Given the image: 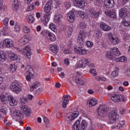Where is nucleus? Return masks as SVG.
<instances>
[{
  "instance_id": "nucleus-10",
  "label": "nucleus",
  "mask_w": 130,
  "mask_h": 130,
  "mask_svg": "<svg viewBox=\"0 0 130 130\" xmlns=\"http://www.w3.org/2000/svg\"><path fill=\"white\" fill-rule=\"evenodd\" d=\"M10 89L11 91H13V92L17 93H20L21 90V86L19 85V83L16 82L12 83L10 86Z\"/></svg>"
},
{
  "instance_id": "nucleus-18",
  "label": "nucleus",
  "mask_w": 130,
  "mask_h": 130,
  "mask_svg": "<svg viewBox=\"0 0 130 130\" xmlns=\"http://www.w3.org/2000/svg\"><path fill=\"white\" fill-rule=\"evenodd\" d=\"M69 81L72 84H73V83H76L77 85H84V81H83L82 79H80L78 78H76V77L74 76H71L69 79Z\"/></svg>"
},
{
  "instance_id": "nucleus-59",
  "label": "nucleus",
  "mask_w": 130,
  "mask_h": 130,
  "mask_svg": "<svg viewBox=\"0 0 130 130\" xmlns=\"http://www.w3.org/2000/svg\"><path fill=\"white\" fill-rule=\"evenodd\" d=\"M123 36L125 40H128L129 39V35L127 33H124Z\"/></svg>"
},
{
  "instance_id": "nucleus-26",
  "label": "nucleus",
  "mask_w": 130,
  "mask_h": 130,
  "mask_svg": "<svg viewBox=\"0 0 130 130\" xmlns=\"http://www.w3.org/2000/svg\"><path fill=\"white\" fill-rule=\"evenodd\" d=\"M104 5L108 8H113L114 7V0H105Z\"/></svg>"
},
{
  "instance_id": "nucleus-20",
  "label": "nucleus",
  "mask_w": 130,
  "mask_h": 130,
  "mask_svg": "<svg viewBox=\"0 0 130 130\" xmlns=\"http://www.w3.org/2000/svg\"><path fill=\"white\" fill-rule=\"evenodd\" d=\"M20 108L23 113H24L27 116L30 115L31 110L30 109V108H28L27 106L24 104H22L20 106Z\"/></svg>"
},
{
  "instance_id": "nucleus-30",
  "label": "nucleus",
  "mask_w": 130,
  "mask_h": 130,
  "mask_svg": "<svg viewBox=\"0 0 130 130\" xmlns=\"http://www.w3.org/2000/svg\"><path fill=\"white\" fill-rule=\"evenodd\" d=\"M100 28L103 31H109L111 29V27L107 25L105 23H101Z\"/></svg>"
},
{
  "instance_id": "nucleus-60",
  "label": "nucleus",
  "mask_w": 130,
  "mask_h": 130,
  "mask_svg": "<svg viewBox=\"0 0 130 130\" xmlns=\"http://www.w3.org/2000/svg\"><path fill=\"white\" fill-rule=\"evenodd\" d=\"M20 25L18 24H16L15 26V30L16 31V32H19V31H20Z\"/></svg>"
},
{
  "instance_id": "nucleus-16",
  "label": "nucleus",
  "mask_w": 130,
  "mask_h": 130,
  "mask_svg": "<svg viewBox=\"0 0 130 130\" xmlns=\"http://www.w3.org/2000/svg\"><path fill=\"white\" fill-rule=\"evenodd\" d=\"M85 0H74L73 4L76 8H84L86 6Z\"/></svg>"
},
{
  "instance_id": "nucleus-11",
  "label": "nucleus",
  "mask_w": 130,
  "mask_h": 130,
  "mask_svg": "<svg viewBox=\"0 0 130 130\" xmlns=\"http://www.w3.org/2000/svg\"><path fill=\"white\" fill-rule=\"evenodd\" d=\"M86 32L84 31H80L78 36L77 41L82 46L85 43V37H86Z\"/></svg>"
},
{
  "instance_id": "nucleus-61",
  "label": "nucleus",
  "mask_w": 130,
  "mask_h": 130,
  "mask_svg": "<svg viewBox=\"0 0 130 130\" xmlns=\"http://www.w3.org/2000/svg\"><path fill=\"white\" fill-rule=\"evenodd\" d=\"M120 114H124V113H125V108H121L120 109Z\"/></svg>"
},
{
  "instance_id": "nucleus-37",
  "label": "nucleus",
  "mask_w": 130,
  "mask_h": 130,
  "mask_svg": "<svg viewBox=\"0 0 130 130\" xmlns=\"http://www.w3.org/2000/svg\"><path fill=\"white\" fill-rule=\"evenodd\" d=\"M9 56L11 60H17L18 59V55L14 53H9Z\"/></svg>"
},
{
  "instance_id": "nucleus-5",
  "label": "nucleus",
  "mask_w": 130,
  "mask_h": 130,
  "mask_svg": "<svg viewBox=\"0 0 130 130\" xmlns=\"http://www.w3.org/2000/svg\"><path fill=\"white\" fill-rule=\"evenodd\" d=\"M89 60L88 59H83L78 61L77 63L73 66L74 69H77L78 68H85L88 66Z\"/></svg>"
},
{
  "instance_id": "nucleus-12",
  "label": "nucleus",
  "mask_w": 130,
  "mask_h": 130,
  "mask_svg": "<svg viewBox=\"0 0 130 130\" xmlns=\"http://www.w3.org/2000/svg\"><path fill=\"white\" fill-rule=\"evenodd\" d=\"M108 37L109 38L110 42H111L113 44H117V43H119V40H118V38L114 36V35H113L111 32H109L108 34Z\"/></svg>"
},
{
  "instance_id": "nucleus-19",
  "label": "nucleus",
  "mask_w": 130,
  "mask_h": 130,
  "mask_svg": "<svg viewBox=\"0 0 130 130\" xmlns=\"http://www.w3.org/2000/svg\"><path fill=\"white\" fill-rule=\"evenodd\" d=\"M2 46L4 47V46H6L8 48H10V47H13L14 46V44H13V40L11 39H7L5 40L2 44Z\"/></svg>"
},
{
  "instance_id": "nucleus-52",
  "label": "nucleus",
  "mask_w": 130,
  "mask_h": 130,
  "mask_svg": "<svg viewBox=\"0 0 130 130\" xmlns=\"http://www.w3.org/2000/svg\"><path fill=\"white\" fill-rule=\"evenodd\" d=\"M79 26L81 29H85L87 27V25L84 22H81L80 23Z\"/></svg>"
},
{
  "instance_id": "nucleus-28",
  "label": "nucleus",
  "mask_w": 130,
  "mask_h": 130,
  "mask_svg": "<svg viewBox=\"0 0 130 130\" xmlns=\"http://www.w3.org/2000/svg\"><path fill=\"white\" fill-rule=\"evenodd\" d=\"M89 107H92V106H95L98 103V101L95 98H92L87 102Z\"/></svg>"
},
{
  "instance_id": "nucleus-43",
  "label": "nucleus",
  "mask_w": 130,
  "mask_h": 130,
  "mask_svg": "<svg viewBox=\"0 0 130 130\" xmlns=\"http://www.w3.org/2000/svg\"><path fill=\"white\" fill-rule=\"evenodd\" d=\"M126 102L127 101V96L126 95H120V102Z\"/></svg>"
},
{
  "instance_id": "nucleus-46",
  "label": "nucleus",
  "mask_w": 130,
  "mask_h": 130,
  "mask_svg": "<svg viewBox=\"0 0 130 130\" xmlns=\"http://www.w3.org/2000/svg\"><path fill=\"white\" fill-rule=\"evenodd\" d=\"M122 22L124 26H125L126 27H130V22L126 21L125 19H123Z\"/></svg>"
},
{
  "instance_id": "nucleus-51",
  "label": "nucleus",
  "mask_w": 130,
  "mask_h": 130,
  "mask_svg": "<svg viewBox=\"0 0 130 130\" xmlns=\"http://www.w3.org/2000/svg\"><path fill=\"white\" fill-rule=\"evenodd\" d=\"M9 18L6 17L3 20V26H8L9 25Z\"/></svg>"
},
{
  "instance_id": "nucleus-44",
  "label": "nucleus",
  "mask_w": 130,
  "mask_h": 130,
  "mask_svg": "<svg viewBox=\"0 0 130 130\" xmlns=\"http://www.w3.org/2000/svg\"><path fill=\"white\" fill-rule=\"evenodd\" d=\"M49 27V28L53 32H56L57 31L56 29V26L53 23H51Z\"/></svg>"
},
{
  "instance_id": "nucleus-13",
  "label": "nucleus",
  "mask_w": 130,
  "mask_h": 130,
  "mask_svg": "<svg viewBox=\"0 0 130 130\" xmlns=\"http://www.w3.org/2000/svg\"><path fill=\"white\" fill-rule=\"evenodd\" d=\"M25 70L26 71V72L25 73V75L26 76V80L27 81V82H29V81H31V79L33 78V74L31 73V71L33 70H32L30 66H26Z\"/></svg>"
},
{
  "instance_id": "nucleus-4",
  "label": "nucleus",
  "mask_w": 130,
  "mask_h": 130,
  "mask_svg": "<svg viewBox=\"0 0 130 130\" xmlns=\"http://www.w3.org/2000/svg\"><path fill=\"white\" fill-rule=\"evenodd\" d=\"M18 51H19L20 53L23 54L25 57L27 58H30L31 55H32V53L31 52V49L29 46H26L22 48L21 50L20 48L17 49Z\"/></svg>"
},
{
  "instance_id": "nucleus-34",
  "label": "nucleus",
  "mask_w": 130,
  "mask_h": 130,
  "mask_svg": "<svg viewBox=\"0 0 130 130\" xmlns=\"http://www.w3.org/2000/svg\"><path fill=\"white\" fill-rule=\"evenodd\" d=\"M40 86V83L39 82H34L30 86V91H34L35 89H37Z\"/></svg>"
},
{
  "instance_id": "nucleus-25",
  "label": "nucleus",
  "mask_w": 130,
  "mask_h": 130,
  "mask_svg": "<svg viewBox=\"0 0 130 130\" xmlns=\"http://www.w3.org/2000/svg\"><path fill=\"white\" fill-rule=\"evenodd\" d=\"M70 98H71V95H64L63 96L62 107H63V108L67 107V105L69 102H70Z\"/></svg>"
},
{
  "instance_id": "nucleus-35",
  "label": "nucleus",
  "mask_w": 130,
  "mask_h": 130,
  "mask_svg": "<svg viewBox=\"0 0 130 130\" xmlns=\"http://www.w3.org/2000/svg\"><path fill=\"white\" fill-rule=\"evenodd\" d=\"M0 112L2 113L1 115L3 116V117L8 114V109L5 106H0Z\"/></svg>"
},
{
  "instance_id": "nucleus-3",
  "label": "nucleus",
  "mask_w": 130,
  "mask_h": 130,
  "mask_svg": "<svg viewBox=\"0 0 130 130\" xmlns=\"http://www.w3.org/2000/svg\"><path fill=\"white\" fill-rule=\"evenodd\" d=\"M11 116L15 118V120L18 121L21 119H23L24 115L21 113L20 111L17 110L16 108H13L11 110Z\"/></svg>"
},
{
  "instance_id": "nucleus-33",
  "label": "nucleus",
  "mask_w": 130,
  "mask_h": 130,
  "mask_svg": "<svg viewBox=\"0 0 130 130\" xmlns=\"http://www.w3.org/2000/svg\"><path fill=\"white\" fill-rule=\"evenodd\" d=\"M29 41V37L28 36H24L20 40H19V43L25 45Z\"/></svg>"
},
{
  "instance_id": "nucleus-8",
  "label": "nucleus",
  "mask_w": 130,
  "mask_h": 130,
  "mask_svg": "<svg viewBox=\"0 0 130 130\" xmlns=\"http://www.w3.org/2000/svg\"><path fill=\"white\" fill-rule=\"evenodd\" d=\"M107 111H108V108L106 105H100L97 109L98 114L100 116H103Z\"/></svg>"
},
{
  "instance_id": "nucleus-42",
  "label": "nucleus",
  "mask_w": 130,
  "mask_h": 130,
  "mask_svg": "<svg viewBox=\"0 0 130 130\" xmlns=\"http://www.w3.org/2000/svg\"><path fill=\"white\" fill-rule=\"evenodd\" d=\"M71 6L72 4H71V2H64L63 5V8H65L66 10H68V9H70Z\"/></svg>"
},
{
  "instance_id": "nucleus-14",
  "label": "nucleus",
  "mask_w": 130,
  "mask_h": 130,
  "mask_svg": "<svg viewBox=\"0 0 130 130\" xmlns=\"http://www.w3.org/2000/svg\"><path fill=\"white\" fill-rule=\"evenodd\" d=\"M41 34H43V31L41 32ZM43 35H45V36L50 39L51 41H55L56 39V37L54 35V34L51 33L47 30H45L44 31Z\"/></svg>"
},
{
  "instance_id": "nucleus-22",
  "label": "nucleus",
  "mask_w": 130,
  "mask_h": 130,
  "mask_svg": "<svg viewBox=\"0 0 130 130\" xmlns=\"http://www.w3.org/2000/svg\"><path fill=\"white\" fill-rule=\"evenodd\" d=\"M74 51L76 54H79V55H84L87 53V50L81 47L75 48Z\"/></svg>"
},
{
  "instance_id": "nucleus-57",
  "label": "nucleus",
  "mask_w": 130,
  "mask_h": 130,
  "mask_svg": "<svg viewBox=\"0 0 130 130\" xmlns=\"http://www.w3.org/2000/svg\"><path fill=\"white\" fill-rule=\"evenodd\" d=\"M93 42H91V41H87L86 42V45L87 46V47H92V46H93Z\"/></svg>"
},
{
  "instance_id": "nucleus-21",
  "label": "nucleus",
  "mask_w": 130,
  "mask_h": 130,
  "mask_svg": "<svg viewBox=\"0 0 130 130\" xmlns=\"http://www.w3.org/2000/svg\"><path fill=\"white\" fill-rule=\"evenodd\" d=\"M105 14L106 16L110 17V18H113V19L116 18V12L113 10H107L105 11Z\"/></svg>"
},
{
  "instance_id": "nucleus-15",
  "label": "nucleus",
  "mask_w": 130,
  "mask_h": 130,
  "mask_svg": "<svg viewBox=\"0 0 130 130\" xmlns=\"http://www.w3.org/2000/svg\"><path fill=\"white\" fill-rule=\"evenodd\" d=\"M76 14L78 17H81L83 20H86L87 21H90L89 17L88 16V14L85 12L83 11H76Z\"/></svg>"
},
{
  "instance_id": "nucleus-64",
  "label": "nucleus",
  "mask_w": 130,
  "mask_h": 130,
  "mask_svg": "<svg viewBox=\"0 0 130 130\" xmlns=\"http://www.w3.org/2000/svg\"><path fill=\"white\" fill-rule=\"evenodd\" d=\"M94 126L92 124H90L88 128V130H94Z\"/></svg>"
},
{
  "instance_id": "nucleus-63",
  "label": "nucleus",
  "mask_w": 130,
  "mask_h": 130,
  "mask_svg": "<svg viewBox=\"0 0 130 130\" xmlns=\"http://www.w3.org/2000/svg\"><path fill=\"white\" fill-rule=\"evenodd\" d=\"M120 59L121 60V62H123V61H126V59L124 56L120 57Z\"/></svg>"
},
{
  "instance_id": "nucleus-38",
  "label": "nucleus",
  "mask_w": 130,
  "mask_h": 130,
  "mask_svg": "<svg viewBox=\"0 0 130 130\" xmlns=\"http://www.w3.org/2000/svg\"><path fill=\"white\" fill-rule=\"evenodd\" d=\"M7 59L6 57V53L0 51V61H5Z\"/></svg>"
},
{
  "instance_id": "nucleus-17",
  "label": "nucleus",
  "mask_w": 130,
  "mask_h": 130,
  "mask_svg": "<svg viewBox=\"0 0 130 130\" xmlns=\"http://www.w3.org/2000/svg\"><path fill=\"white\" fill-rule=\"evenodd\" d=\"M88 13L92 18H97L99 17V16H100V15H101V14H102V11L100 10L98 12H94L93 9H88Z\"/></svg>"
},
{
  "instance_id": "nucleus-2",
  "label": "nucleus",
  "mask_w": 130,
  "mask_h": 130,
  "mask_svg": "<svg viewBox=\"0 0 130 130\" xmlns=\"http://www.w3.org/2000/svg\"><path fill=\"white\" fill-rule=\"evenodd\" d=\"M119 55H120V52L117 47H115L106 52V58L109 60L114 59L116 58V56H119Z\"/></svg>"
},
{
  "instance_id": "nucleus-47",
  "label": "nucleus",
  "mask_w": 130,
  "mask_h": 130,
  "mask_svg": "<svg viewBox=\"0 0 130 130\" xmlns=\"http://www.w3.org/2000/svg\"><path fill=\"white\" fill-rule=\"evenodd\" d=\"M118 69H116L115 70H114L112 72V77H114V78H115V77H117V76H118Z\"/></svg>"
},
{
  "instance_id": "nucleus-49",
  "label": "nucleus",
  "mask_w": 130,
  "mask_h": 130,
  "mask_svg": "<svg viewBox=\"0 0 130 130\" xmlns=\"http://www.w3.org/2000/svg\"><path fill=\"white\" fill-rule=\"evenodd\" d=\"M50 50L54 52V53H56L57 51H58V49H57V47L56 46H53L50 48Z\"/></svg>"
},
{
  "instance_id": "nucleus-27",
  "label": "nucleus",
  "mask_w": 130,
  "mask_h": 130,
  "mask_svg": "<svg viewBox=\"0 0 130 130\" xmlns=\"http://www.w3.org/2000/svg\"><path fill=\"white\" fill-rule=\"evenodd\" d=\"M127 9L126 8H121L119 10V16L120 18H124L126 15Z\"/></svg>"
},
{
  "instance_id": "nucleus-53",
  "label": "nucleus",
  "mask_w": 130,
  "mask_h": 130,
  "mask_svg": "<svg viewBox=\"0 0 130 130\" xmlns=\"http://www.w3.org/2000/svg\"><path fill=\"white\" fill-rule=\"evenodd\" d=\"M90 74L93 75V76H97V72H96V70H95L94 69H90Z\"/></svg>"
},
{
  "instance_id": "nucleus-48",
  "label": "nucleus",
  "mask_w": 130,
  "mask_h": 130,
  "mask_svg": "<svg viewBox=\"0 0 130 130\" xmlns=\"http://www.w3.org/2000/svg\"><path fill=\"white\" fill-rule=\"evenodd\" d=\"M20 101L21 103H22L23 104H25L28 101V99L25 96H21L20 98Z\"/></svg>"
},
{
  "instance_id": "nucleus-7",
  "label": "nucleus",
  "mask_w": 130,
  "mask_h": 130,
  "mask_svg": "<svg viewBox=\"0 0 130 130\" xmlns=\"http://www.w3.org/2000/svg\"><path fill=\"white\" fill-rule=\"evenodd\" d=\"M79 114L80 113L78 111H74L73 113L70 112L67 114V120L68 121H73L79 116Z\"/></svg>"
},
{
  "instance_id": "nucleus-55",
  "label": "nucleus",
  "mask_w": 130,
  "mask_h": 130,
  "mask_svg": "<svg viewBox=\"0 0 130 130\" xmlns=\"http://www.w3.org/2000/svg\"><path fill=\"white\" fill-rule=\"evenodd\" d=\"M23 32H24V33H29L30 29H29V28H28L26 26H23Z\"/></svg>"
},
{
  "instance_id": "nucleus-23",
  "label": "nucleus",
  "mask_w": 130,
  "mask_h": 130,
  "mask_svg": "<svg viewBox=\"0 0 130 130\" xmlns=\"http://www.w3.org/2000/svg\"><path fill=\"white\" fill-rule=\"evenodd\" d=\"M62 18V15L59 13H56L54 17V22L55 24H59L61 22Z\"/></svg>"
},
{
  "instance_id": "nucleus-39",
  "label": "nucleus",
  "mask_w": 130,
  "mask_h": 130,
  "mask_svg": "<svg viewBox=\"0 0 130 130\" xmlns=\"http://www.w3.org/2000/svg\"><path fill=\"white\" fill-rule=\"evenodd\" d=\"M87 127V122L85 120H83L81 122V125L80 127L81 130H85Z\"/></svg>"
},
{
  "instance_id": "nucleus-36",
  "label": "nucleus",
  "mask_w": 130,
  "mask_h": 130,
  "mask_svg": "<svg viewBox=\"0 0 130 130\" xmlns=\"http://www.w3.org/2000/svg\"><path fill=\"white\" fill-rule=\"evenodd\" d=\"M74 32V28L73 27H69L66 31V35L68 37H71L72 36V34Z\"/></svg>"
},
{
  "instance_id": "nucleus-40",
  "label": "nucleus",
  "mask_w": 130,
  "mask_h": 130,
  "mask_svg": "<svg viewBox=\"0 0 130 130\" xmlns=\"http://www.w3.org/2000/svg\"><path fill=\"white\" fill-rule=\"evenodd\" d=\"M16 70H17V66L14 64H11L10 66V72H12V73H15V72H16Z\"/></svg>"
},
{
  "instance_id": "nucleus-58",
  "label": "nucleus",
  "mask_w": 130,
  "mask_h": 130,
  "mask_svg": "<svg viewBox=\"0 0 130 130\" xmlns=\"http://www.w3.org/2000/svg\"><path fill=\"white\" fill-rule=\"evenodd\" d=\"M41 92H42V88L40 87L38 88V89H37L36 90V91L35 92V94H36L37 95H39Z\"/></svg>"
},
{
  "instance_id": "nucleus-54",
  "label": "nucleus",
  "mask_w": 130,
  "mask_h": 130,
  "mask_svg": "<svg viewBox=\"0 0 130 130\" xmlns=\"http://www.w3.org/2000/svg\"><path fill=\"white\" fill-rule=\"evenodd\" d=\"M34 9V5L30 4L29 7L27 8V12H30V11H32Z\"/></svg>"
},
{
  "instance_id": "nucleus-6",
  "label": "nucleus",
  "mask_w": 130,
  "mask_h": 130,
  "mask_svg": "<svg viewBox=\"0 0 130 130\" xmlns=\"http://www.w3.org/2000/svg\"><path fill=\"white\" fill-rule=\"evenodd\" d=\"M119 117L118 114L115 111L110 112L109 114V120L111 123H114Z\"/></svg>"
},
{
  "instance_id": "nucleus-31",
  "label": "nucleus",
  "mask_w": 130,
  "mask_h": 130,
  "mask_svg": "<svg viewBox=\"0 0 130 130\" xmlns=\"http://www.w3.org/2000/svg\"><path fill=\"white\" fill-rule=\"evenodd\" d=\"M111 100L113 102H120V95L113 94L111 96Z\"/></svg>"
},
{
  "instance_id": "nucleus-62",
  "label": "nucleus",
  "mask_w": 130,
  "mask_h": 130,
  "mask_svg": "<svg viewBox=\"0 0 130 130\" xmlns=\"http://www.w3.org/2000/svg\"><path fill=\"white\" fill-rule=\"evenodd\" d=\"M64 62L66 66H69L70 64V60L69 59H65Z\"/></svg>"
},
{
  "instance_id": "nucleus-45",
  "label": "nucleus",
  "mask_w": 130,
  "mask_h": 130,
  "mask_svg": "<svg viewBox=\"0 0 130 130\" xmlns=\"http://www.w3.org/2000/svg\"><path fill=\"white\" fill-rule=\"evenodd\" d=\"M26 19H27L28 21L30 23H32L34 21V17H33V16L32 15L26 16Z\"/></svg>"
},
{
  "instance_id": "nucleus-32",
  "label": "nucleus",
  "mask_w": 130,
  "mask_h": 130,
  "mask_svg": "<svg viewBox=\"0 0 130 130\" xmlns=\"http://www.w3.org/2000/svg\"><path fill=\"white\" fill-rule=\"evenodd\" d=\"M81 124L80 120H77L72 126V130H80V125Z\"/></svg>"
},
{
  "instance_id": "nucleus-29",
  "label": "nucleus",
  "mask_w": 130,
  "mask_h": 130,
  "mask_svg": "<svg viewBox=\"0 0 130 130\" xmlns=\"http://www.w3.org/2000/svg\"><path fill=\"white\" fill-rule=\"evenodd\" d=\"M9 96H7V94L5 95L4 93H2L1 95V100L2 103L4 104H7L9 101Z\"/></svg>"
},
{
  "instance_id": "nucleus-50",
  "label": "nucleus",
  "mask_w": 130,
  "mask_h": 130,
  "mask_svg": "<svg viewBox=\"0 0 130 130\" xmlns=\"http://www.w3.org/2000/svg\"><path fill=\"white\" fill-rule=\"evenodd\" d=\"M12 9L15 12H17L19 10V4L18 3L13 4L12 6Z\"/></svg>"
},
{
  "instance_id": "nucleus-1",
  "label": "nucleus",
  "mask_w": 130,
  "mask_h": 130,
  "mask_svg": "<svg viewBox=\"0 0 130 130\" xmlns=\"http://www.w3.org/2000/svg\"><path fill=\"white\" fill-rule=\"evenodd\" d=\"M51 8H52V2L49 1L46 3L44 8V11L45 13L43 18L40 20L44 26H47L48 22H49V19H50L49 16H50V14H51Z\"/></svg>"
},
{
  "instance_id": "nucleus-9",
  "label": "nucleus",
  "mask_w": 130,
  "mask_h": 130,
  "mask_svg": "<svg viewBox=\"0 0 130 130\" xmlns=\"http://www.w3.org/2000/svg\"><path fill=\"white\" fill-rule=\"evenodd\" d=\"M76 10L72 9L69 12L67 15V19L70 23H74L76 20V16H75V13H76Z\"/></svg>"
},
{
  "instance_id": "nucleus-24",
  "label": "nucleus",
  "mask_w": 130,
  "mask_h": 130,
  "mask_svg": "<svg viewBox=\"0 0 130 130\" xmlns=\"http://www.w3.org/2000/svg\"><path fill=\"white\" fill-rule=\"evenodd\" d=\"M8 101H9V104L11 106H16L18 104V102L14 99L12 95H8Z\"/></svg>"
},
{
  "instance_id": "nucleus-56",
  "label": "nucleus",
  "mask_w": 130,
  "mask_h": 130,
  "mask_svg": "<svg viewBox=\"0 0 130 130\" xmlns=\"http://www.w3.org/2000/svg\"><path fill=\"white\" fill-rule=\"evenodd\" d=\"M43 120L45 124H48V123H49V119L46 116L43 117Z\"/></svg>"
},
{
  "instance_id": "nucleus-41",
  "label": "nucleus",
  "mask_w": 130,
  "mask_h": 130,
  "mask_svg": "<svg viewBox=\"0 0 130 130\" xmlns=\"http://www.w3.org/2000/svg\"><path fill=\"white\" fill-rule=\"evenodd\" d=\"M122 128V126L121 124L118 123L115 126H112V129L115 130V129H121Z\"/></svg>"
}]
</instances>
